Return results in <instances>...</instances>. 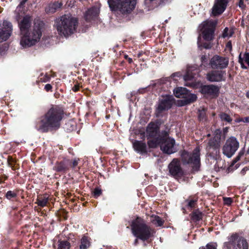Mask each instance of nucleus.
I'll return each instance as SVG.
<instances>
[{
  "label": "nucleus",
  "instance_id": "nucleus-31",
  "mask_svg": "<svg viewBox=\"0 0 249 249\" xmlns=\"http://www.w3.org/2000/svg\"><path fill=\"white\" fill-rule=\"evenodd\" d=\"M90 246V242L89 241L88 237H83L81 239V245L80 248L81 249H87Z\"/></svg>",
  "mask_w": 249,
  "mask_h": 249
},
{
  "label": "nucleus",
  "instance_id": "nucleus-14",
  "mask_svg": "<svg viewBox=\"0 0 249 249\" xmlns=\"http://www.w3.org/2000/svg\"><path fill=\"white\" fill-rule=\"evenodd\" d=\"M226 72L225 71L213 70L207 74V79L211 82H220L225 80Z\"/></svg>",
  "mask_w": 249,
  "mask_h": 249
},
{
  "label": "nucleus",
  "instance_id": "nucleus-29",
  "mask_svg": "<svg viewBox=\"0 0 249 249\" xmlns=\"http://www.w3.org/2000/svg\"><path fill=\"white\" fill-rule=\"evenodd\" d=\"M58 249H70L71 248L70 243L66 240H59Z\"/></svg>",
  "mask_w": 249,
  "mask_h": 249
},
{
  "label": "nucleus",
  "instance_id": "nucleus-48",
  "mask_svg": "<svg viewBox=\"0 0 249 249\" xmlns=\"http://www.w3.org/2000/svg\"><path fill=\"white\" fill-rule=\"evenodd\" d=\"M79 89V86L78 85H75L73 88H72V90L73 91H74V92H76L77 91H78Z\"/></svg>",
  "mask_w": 249,
  "mask_h": 249
},
{
  "label": "nucleus",
  "instance_id": "nucleus-28",
  "mask_svg": "<svg viewBox=\"0 0 249 249\" xmlns=\"http://www.w3.org/2000/svg\"><path fill=\"white\" fill-rule=\"evenodd\" d=\"M48 202V197L46 196H43L38 197L36 203H37L39 206L43 207L47 205Z\"/></svg>",
  "mask_w": 249,
  "mask_h": 249
},
{
  "label": "nucleus",
  "instance_id": "nucleus-57",
  "mask_svg": "<svg viewBox=\"0 0 249 249\" xmlns=\"http://www.w3.org/2000/svg\"><path fill=\"white\" fill-rule=\"evenodd\" d=\"M128 61L130 63H131L132 62V58H128Z\"/></svg>",
  "mask_w": 249,
  "mask_h": 249
},
{
  "label": "nucleus",
  "instance_id": "nucleus-6",
  "mask_svg": "<svg viewBox=\"0 0 249 249\" xmlns=\"http://www.w3.org/2000/svg\"><path fill=\"white\" fill-rule=\"evenodd\" d=\"M217 23V21L216 20H206L199 26V29L205 40L209 41L213 39L214 31Z\"/></svg>",
  "mask_w": 249,
  "mask_h": 249
},
{
  "label": "nucleus",
  "instance_id": "nucleus-32",
  "mask_svg": "<svg viewBox=\"0 0 249 249\" xmlns=\"http://www.w3.org/2000/svg\"><path fill=\"white\" fill-rule=\"evenodd\" d=\"M220 117L222 121H224L229 123L231 122L232 120L230 116L228 114L225 113H221L220 115Z\"/></svg>",
  "mask_w": 249,
  "mask_h": 249
},
{
  "label": "nucleus",
  "instance_id": "nucleus-4",
  "mask_svg": "<svg viewBox=\"0 0 249 249\" xmlns=\"http://www.w3.org/2000/svg\"><path fill=\"white\" fill-rule=\"evenodd\" d=\"M131 228L133 234L143 241L149 238L154 231L143 219L139 217L132 221Z\"/></svg>",
  "mask_w": 249,
  "mask_h": 249
},
{
  "label": "nucleus",
  "instance_id": "nucleus-61",
  "mask_svg": "<svg viewBox=\"0 0 249 249\" xmlns=\"http://www.w3.org/2000/svg\"><path fill=\"white\" fill-rule=\"evenodd\" d=\"M199 39H200V36H199L198 37V42H199Z\"/></svg>",
  "mask_w": 249,
  "mask_h": 249
},
{
  "label": "nucleus",
  "instance_id": "nucleus-19",
  "mask_svg": "<svg viewBox=\"0 0 249 249\" xmlns=\"http://www.w3.org/2000/svg\"><path fill=\"white\" fill-rule=\"evenodd\" d=\"M132 145L134 150L137 153L142 155L147 153L146 144L143 141L135 140L133 142Z\"/></svg>",
  "mask_w": 249,
  "mask_h": 249
},
{
  "label": "nucleus",
  "instance_id": "nucleus-45",
  "mask_svg": "<svg viewBox=\"0 0 249 249\" xmlns=\"http://www.w3.org/2000/svg\"><path fill=\"white\" fill-rule=\"evenodd\" d=\"M226 48L229 49L230 51H231L232 49V45L231 42V41H229L226 44Z\"/></svg>",
  "mask_w": 249,
  "mask_h": 249
},
{
  "label": "nucleus",
  "instance_id": "nucleus-27",
  "mask_svg": "<svg viewBox=\"0 0 249 249\" xmlns=\"http://www.w3.org/2000/svg\"><path fill=\"white\" fill-rule=\"evenodd\" d=\"M150 221L156 226H161L164 223V221L158 215H152Z\"/></svg>",
  "mask_w": 249,
  "mask_h": 249
},
{
  "label": "nucleus",
  "instance_id": "nucleus-50",
  "mask_svg": "<svg viewBox=\"0 0 249 249\" xmlns=\"http://www.w3.org/2000/svg\"><path fill=\"white\" fill-rule=\"evenodd\" d=\"M240 156H238V155L236 156V157L234 159V160L233 161V164H234L236 162H237L238 160L240 159Z\"/></svg>",
  "mask_w": 249,
  "mask_h": 249
},
{
  "label": "nucleus",
  "instance_id": "nucleus-18",
  "mask_svg": "<svg viewBox=\"0 0 249 249\" xmlns=\"http://www.w3.org/2000/svg\"><path fill=\"white\" fill-rule=\"evenodd\" d=\"M170 173L173 176L181 175L182 170L179 160L174 159L168 165Z\"/></svg>",
  "mask_w": 249,
  "mask_h": 249
},
{
  "label": "nucleus",
  "instance_id": "nucleus-33",
  "mask_svg": "<svg viewBox=\"0 0 249 249\" xmlns=\"http://www.w3.org/2000/svg\"><path fill=\"white\" fill-rule=\"evenodd\" d=\"M217 245L215 243H210L205 247H201L199 249H216Z\"/></svg>",
  "mask_w": 249,
  "mask_h": 249
},
{
  "label": "nucleus",
  "instance_id": "nucleus-55",
  "mask_svg": "<svg viewBox=\"0 0 249 249\" xmlns=\"http://www.w3.org/2000/svg\"><path fill=\"white\" fill-rule=\"evenodd\" d=\"M244 154V151H241L239 152V153H238V156H240V157L241 158Z\"/></svg>",
  "mask_w": 249,
  "mask_h": 249
},
{
  "label": "nucleus",
  "instance_id": "nucleus-13",
  "mask_svg": "<svg viewBox=\"0 0 249 249\" xmlns=\"http://www.w3.org/2000/svg\"><path fill=\"white\" fill-rule=\"evenodd\" d=\"M3 29H0V42L6 40L11 35L13 31L12 23L4 20L2 23Z\"/></svg>",
  "mask_w": 249,
  "mask_h": 249
},
{
  "label": "nucleus",
  "instance_id": "nucleus-22",
  "mask_svg": "<svg viewBox=\"0 0 249 249\" xmlns=\"http://www.w3.org/2000/svg\"><path fill=\"white\" fill-rule=\"evenodd\" d=\"M188 91L185 88L178 87L174 90V94L176 97L183 99Z\"/></svg>",
  "mask_w": 249,
  "mask_h": 249
},
{
  "label": "nucleus",
  "instance_id": "nucleus-39",
  "mask_svg": "<svg viewBox=\"0 0 249 249\" xmlns=\"http://www.w3.org/2000/svg\"><path fill=\"white\" fill-rule=\"evenodd\" d=\"M7 162L9 166L13 167L16 163L15 160L11 156H8Z\"/></svg>",
  "mask_w": 249,
  "mask_h": 249
},
{
  "label": "nucleus",
  "instance_id": "nucleus-16",
  "mask_svg": "<svg viewBox=\"0 0 249 249\" xmlns=\"http://www.w3.org/2000/svg\"><path fill=\"white\" fill-rule=\"evenodd\" d=\"M201 92L205 95L214 98L218 96L219 88L213 85H205L201 88Z\"/></svg>",
  "mask_w": 249,
  "mask_h": 249
},
{
  "label": "nucleus",
  "instance_id": "nucleus-54",
  "mask_svg": "<svg viewBox=\"0 0 249 249\" xmlns=\"http://www.w3.org/2000/svg\"><path fill=\"white\" fill-rule=\"evenodd\" d=\"M244 123H249V116L244 118Z\"/></svg>",
  "mask_w": 249,
  "mask_h": 249
},
{
  "label": "nucleus",
  "instance_id": "nucleus-17",
  "mask_svg": "<svg viewBox=\"0 0 249 249\" xmlns=\"http://www.w3.org/2000/svg\"><path fill=\"white\" fill-rule=\"evenodd\" d=\"M158 137H160L159 127L157 124L154 123H150L148 124L146 128L147 139H150V138H155Z\"/></svg>",
  "mask_w": 249,
  "mask_h": 249
},
{
  "label": "nucleus",
  "instance_id": "nucleus-25",
  "mask_svg": "<svg viewBox=\"0 0 249 249\" xmlns=\"http://www.w3.org/2000/svg\"><path fill=\"white\" fill-rule=\"evenodd\" d=\"M147 144L149 148H155L158 144H161L162 137H158L155 138H150L148 139Z\"/></svg>",
  "mask_w": 249,
  "mask_h": 249
},
{
  "label": "nucleus",
  "instance_id": "nucleus-10",
  "mask_svg": "<svg viewBox=\"0 0 249 249\" xmlns=\"http://www.w3.org/2000/svg\"><path fill=\"white\" fill-rule=\"evenodd\" d=\"M175 141L170 137H162L160 149L165 153L171 154L176 152Z\"/></svg>",
  "mask_w": 249,
  "mask_h": 249
},
{
  "label": "nucleus",
  "instance_id": "nucleus-53",
  "mask_svg": "<svg viewBox=\"0 0 249 249\" xmlns=\"http://www.w3.org/2000/svg\"><path fill=\"white\" fill-rule=\"evenodd\" d=\"M25 1H22L20 4L18 5V6L17 8V10H18V9H20L21 8L22 6L25 3Z\"/></svg>",
  "mask_w": 249,
  "mask_h": 249
},
{
  "label": "nucleus",
  "instance_id": "nucleus-24",
  "mask_svg": "<svg viewBox=\"0 0 249 249\" xmlns=\"http://www.w3.org/2000/svg\"><path fill=\"white\" fill-rule=\"evenodd\" d=\"M107 1L112 11H119L122 2L121 0H108Z\"/></svg>",
  "mask_w": 249,
  "mask_h": 249
},
{
  "label": "nucleus",
  "instance_id": "nucleus-43",
  "mask_svg": "<svg viewBox=\"0 0 249 249\" xmlns=\"http://www.w3.org/2000/svg\"><path fill=\"white\" fill-rule=\"evenodd\" d=\"M245 59L246 62L248 64L249 66V53H246L244 54Z\"/></svg>",
  "mask_w": 249,
  "mask_h": 249
},
{
  "label": "nucleus",
  "instance_id": "nucleus-38",
  "mask_svg": "<svg viewBox=\"0 0 249 249\" xmlns=\"http://www.w3.org/2000/svg\"><path fill=\"white\" fill-rule=\"evenodd\" d=\"M102 194V190L99 188H96L93 191V196L95 198H97Z\"/></svg>",
  "mask_w": 249,
  "mask_h": 249
},
{
  "label": "nucleus",
  "instance_id": "nucleus-23",
  "mask_svg": "<svg viewBox=\"0 0 249 249\" xmlns=\"http://www.w3.org/2000/svg\"><path fill=\"white\" fill-rule=\"evenodd\" d=\"M197 97L196 94L190 93L189 91L185 95L184 99L181 101L183 102L182 105H187L194 102L196 100Z\"/></svg>",
  "mask_w": 249,
  "mask_h": 249
},
{
  "label": "nucleus",
  "instance_id": "nucleus-7",
  "mask_svg": "<svg viewBox=\"0 0 249 249\" xmlns=\"http://www.w3.org/2000/svg\"><path fill=\"white\" fill-rule=\"evenodd\" d=\"M239 147V143L234 137H231L228 139L225 145L223 147V153L228 158L233 156Z\"/></svg>",
  "mask_w": 249,
  "mask_h": 249
},
{
  "label": "nucleus",
  "instance_id": "nucleus-46",
  "mask_svg": "<svg viewBox=\"0 0 249 249\" xmlns=\"http://www.w3.org/2000/svg\"><path fill=\"white\" fill-rule=\"evenodd\" d=\"M235 122L236 123H240V122L244 123V118H237L235 120Z\"/></svg>",
  "mask_w": 249,
  "mask_h": 249
},
{
  "label": "nucleus",
  "instance_id": "nucleus-60",
  "mask_svg": "<svg viewBox=\"0 0 249 249\" xmlns=\"http://www.w3.org/2000/svg\"><path fill=\"white\" fill-rule=\"evenodd\" d=\"M204 47H205V48H206V49L209 48L208 45H207V46H206V45H204Z\"/></svg>",
  "mask_w": 249,
  "mask_h": 249
},
{
  "label": "nucleus",
  "instance_id": "nucleus-34",
  "mask_svg": "<svg viewBox=\"0 0 249 249\" xmlns=\"http://www.w3.org/2000/svg\"><path fill=\"white\" fill-rule=\"evenodd\" d=\"M50 77L47 74H41L40 75V81L42 82H46L50 80Z\"/></svg>",
  "mask_w": 249,
  "mask_h": 249
},
{
  "label": "nucleus",
  "instance_id": "nucleus-51",
  "mask_svg": "<svg viewBox=\"0 0 249 249\" xmlns=\"http://www.w3.org/2000/svg\"><path fill=\"white\" fill-rule=\"evenodd\" d=\"M172 75L173 77H175V76L180 77L181 75V74L180 72H178L173 73Z\"/></svg>",
  "mask_w": 249,
  "mask_h": 249
},
{
  "label": "nucleus",
  "instance_id": "nucleus-15",
  "mask_svg": "<svg viewBox=\"0 0 249 249\" xmlns=\"http://www.w3.org/2000/svg\"><path fill=\"white\" fill-rule=\"evenodd\" d=\"M136 4V0H123L119 11L123 14H129L134 9Z\"/></svg>",
  "mask_w": 249,
  "mask_h": 249
},
{
  "label": "nucleus",
  "instance_id": "nucleus-42",
  "mask_svg": "<svg viewBox=\"0 0 249 249\" xmlns=\"http://www.w3.org/2000/svg\"><path fill=\"white\" fill-rule=\"evenodd\" d=\"M224 201L225 204L230 205L232 202V199L230 197H225L224 198Z\"/></svg>",
  "mask_w": 249,
  "mask_h": 249
},
{
  "label": "nucleus",
  "instance_id": "nucleus-21",
  "mask_svg": "<svg viewBox=\"0 0 249 249\" xmlns=\"http://www.w3.org/2000/svg\"><path fill=\"white\" fill-rule=\"evenodd\" d=\"M99 14V9L95 7L89 9L85 13V17L87 20H90L96 17Z\"/></svg>",
  "mask_w": 249,
  "mask_h": 249
},
{
  "label": "nucleus",
  "instance_id": "nucleus-41",
  "mask_svg": "<svg viewBox=\"0 0 249 249\" xmlns=\"http://www.w3.org/2000/svg\"><path fill=\"white\" fill-rule=\"evenodd\" d=\"M196 200H190L188 202V207L192 208L195 207V204L196 203Z\"/></svg>",
  "mask_w": 249,
  "mask_h": 249
},
{
  "label": "nucleus",
  "instance_id": "nucleus-30",
  "mask_svg": "<svg viewBox=\"0 0 249 249\" xmlns=\"http://www.w3.org/2000/svg\"><path fill=\"white\" fill-rule=\"evenodd\" d=\"M55 170L58 172H61L67 168V166L65 161L57 162L54 167Z\"/></svg>",
  "mask_w": 249,
  "mask_h": 249
},
{
  "label": "nucleus",
  "instance_id": "nucleus-5",
  "mask_svg": "<svg viewBox=\"0 0 249 249\" xmlns=\"http://www.w3.org/2000/svg\"><path fill=\"white\" fill-rule=\"evenodd\" d=\"M182 161L184 164H190L194 171H197L200 167V150L196 147L192 154L183 151L181 154Z\"/></svg>",
  "mask_w": 249,
  "mask_h": 249
},
{
  "label": "nucleus",
  "instance_id": "nucleus-56",
  "mask_svg": "<svg viewBox=\"0 0 249 249\" xmlns=\"http://www.w3.org/2000/svg\"><path fill=\"white\" fill-rule=\"evenodd\" d=\"M240 65H241V67L243 68V69H247V67L244 65V62L243 63H240Z\"/></svg>",
  "mask_w": 249,
  "mask_h": 249
},
{
  "label": "nucleus",
  "instance_id": "nucleus-63",
  "mask_svg": "<svg viewBox=\"0 0 249 249\" xmlns=\"http://www.w3.org/2000/svg\"><path fill=\"white\" fill-rule=\"evenodd\" d=\"M140 56H141V54L140 53L138 54V57H140Z\"/></svg>",
  "mask_w": 249,
  "mask_h": 249
},
{
  "label": "nucleus",
  "instance_id": "nucleus-2",
  "mask_svg": "<svg viewBox=\"0 0 249 249\" xmlns=\"http://www.w3.org/2000/svg\"><path fill=\"white\" fill-rule=\"evenodd\" d=\"M63 117V111L57 106L51 107L42 117L38 124V129L42 132H47L49 128L57 129Z\"/></svg>",
  "mask_w": 249,
  "mask_h": 249
},
{
  "label": "nucleus",
  "instance_id": "nucleus-37",
  "mask_svg": "<svg viewBox=\"0 0 249 249\" xmlns=\"http://www.w3.org/2000/svg\"><path fill=\"white\" fill-rule=\"evenodd\" d=\"M16 196L17 194L12 191H8L6 194V197L8 199H10L12 198L15 197Z\"/></svg>",
  "mask_w": 249,
  "mask_h": 249
},
{
  "label": "nucleus",
  "instance_id": "nucleus-59",
  "mask_svg": "<svg viewBox=\"0 0 249 249\" xmlns=\"http://www.w3.org/2000/svg\"><path fill=\"white\" fill-rule=\"evenodd\" d=\"M201 59H202V60H204L206 59V57L205 56H202Z\"/></svg>",
  "mask_w": 249,
  "mask_h": 249
},
{
  "label": "nucleus",
  "instance_id": "nucleus-52",
  "mask_svg": "<svg viewBox=\"0 0 249 249\" xmlns=\"http://www.w3.org/2000/svg\"><path fill=\"white\" fill-rule=\"evenodd\" d=\"M238 62L239 63H243V58L241 57V53H240L239 56Z\"/></svg>",
  "mask_w": 249,
  "mask_h": 249
},
{
  "label": "nucleus",
  "instance_id": "nucleus-1",
  "mask_svg": "<svg viewBox=\"0 0 249 249\" xmlns=\"http://www.w3.org/2000/svg\"><path fill=\"white\" fill-rule=\"evenodd\" d=\"M18 20V26L22 35L20 42L21 46L23 48L29 47L38 42L42 36L44 23L39 20L35 21L32 30L29 32L32 21L31 17L26 15L21 20Z\"/></svg>",
  "mask_w": 249,
  "mask_h": 249
},
{
  "label": "nucleus",
  "instance_id": "nucleus-26",
  "mask_svg": "<svg viewBox=\"0 0 249 249\" xmlns=\"http://www.w3.org/2000/svg\"><path fill=\"white\" fill-rule=\"evenodd\" d=\"M61 4L58 2L49 4L45 8V11L47 13H54L56 10L60 8Z\"/></svg>",
  "mask_w": 249,
  "mask_h": 249
},
{
  "label": "nucleus",
  "instance_id": "nucleus-47",
  "mask_svg": "<svg viewBox=\"0 0 249 249\" xmlns=\"http://www.w3.org/2000/svg\"><path fill=\"white\" fill-rule=\"evenodd\" d=\"M239 6L242 9L245 7V5L244 4L243 0H240L239 2Z\"/></svg>",
  "mask_w": 249,
  "mask_h": 249
},
{
  "label": "nucleus",
  "instance_id": "nucleus-8",
  "mask_svg": "<svg viewBox=\"0 0 249 249\" xmlns=\"http://www.w3.org/2000/svg\"><path fill=\"white\" fill-rule=\"evenodd\" d=\"M174 103V98L172 95H167L163 96L160 100L158 107L156 110V116H160V114L163 111L171 108Z\"/></svg>",
  "mask_w": 249,
  "mask_h": 249
},
{
  "label": "nucleus",
  "instance_id": "nucleus-44",
  "mask_svg": "<svg viewBox=\"0 0 249 249\" xmlns=\"http://www.w3.org/2000/svg\"><path fill=\"white\" fill-rule=\"evenodd\" d=\"M44 89L47 91H49L52 89V86H51V85L47 84L45 86Z\"/></svg>",
  "mask_w": 249,
  "mask_h": 249
},
{
  "label": "nucleus",
  "instance_id": "nucleus-49",
  "mask_svg": "<svg viewBox=\"0 0 249 249\" xmlns=\"http://www.w3.org/2000/svg\"><path fill=\"white\" fill-rule=\"evenodd\" d=\"M78 164V160H74L72 161V167L74 168Z\"/></svg>",
  "mask_w": 249,
  "mask_h": 249
},
{
  "label": "nucleus",
  "instance_id": "nucleus-40",
  "mask_svg": "<svg viewBox=\"0 0 249 249\" xmlns=\"http://www.w3.org/2000/svg\"><path fill=\"white\" fill-rule=\"evenodd\" d=\"M232 35L231 33L230 32L229 33V31L228 28H226L222 34V37L224 38L227 37H230Z\"/></svg>",
  "mask_w": 249,
  "mask_h": 249
},
{
  "label": "nucleus",
  "instance_id": "nucleus-62",
  "mask_svg": "<svg viewBox=\"0 0 249 249\" xmlns=\"http://www.w3.org/2000/svg\"><path fill=\"white\" fill-rule=\"evenodd\" d=\"M137 241H138V239H135V243H137Z\"/></svg>",
  "mask_w": 249,
  "mask_h": 249
},
{
  "label": "nucleus",
  "instance_id": "nucleus-36",
  "mask_svg": "<svg viewBox=\"0 0 249 249\" xmlns=\"http://www.w3.org/2000/svg\"><path fill=\"white\" fill-rule=\"evenodd\" d=\"M193 78H194L193 74H192V73H190L189 70L187 71L186 74L185 75H184V76H183V79L186 81L190 80Z\"/></svg>",
  "mask_w": 249,
  "mask_h": 249
},
{
  "label": "nucleus",
  "instance_id": "nucleus-20",
  "mask_svg": "<svg viewBox=\"0 0 249 249\" xmlns=\"http://www.w3.org/2000/svg\"><path fill=\"white\" fill-rule=\"evenodd\" d=\"M216 134L213 139L210 140L208 142V145L210 148L217 149L220 147V132L219 130L216 131Z\"/></svg>",
  "mask_w": 249,
  "mask_h": 249
},
{
  "label": "nucleus",
  "instance_id": "nucleus-12",
  "mask_svg": "<svg viewBox=\"0 0 249 249\" xmlns=\"http://www.w3.org/2000/svg\"><path fill=\"white\" fill-rule=\"evenodd\" d=\"M229 0H214L212 8V15L217 16L222 14L226 10Z\"/></svg>",
  "mask_w": 249,
  "mask_h": 249
},
{
  "label": "nucleus",
  "instance_id": "nucleus-35",
  "mask_svg": "<svg viewBox=\"0 0 249 249\" xmlns=\"http://www.w3.org/2000/svg\"><path fill=\"white\" fill-rule=\"evenodd\" d=\"M192 219L196 221H199L201 219V214L198 212H194L192 214Z\"/></svg>",
  "mask_w": 249,
  "mask_h": 249
},
{
  "label": "nucleus",
  "instance_id": "nucleus-3",
  "mask_svg": "<svg viewBox=\"0 0 249 249\" xmlns=\"http://www.w3.org/2000/svg\"><path fill=\"white\" fill-rule=\"evenodd\" d=\"M77 24L78 21L76 18L67 14L56 19L54 26L60 36L67 37L75 32Z\"/></svg>",
  "mask_w": 249,
  "mask_h": 249
},
{
  "label": "nucleus",
  "instance_id": "nucleus-11",
  "mask_svg": "<svg viewBox=\"0 0 249 249\" xmlns=\"http://www.w3.org/2000/svg\"><path fill=\"white\" fill-rule=\"evenodd\" d=\"M229 242L231 243L234 249H248L249 246L246 240L237 234H232L230 238Z\"/></svg>",
  "mask_w": 249,
  "mask_h": 249
},
{
  "label": "nucleus",
  "instance_id": "nucleus-9",
  "mask_svg": "<svg viewBox=\"0 0 249 249\" xmlns=\"http://www.w3.org/2000/svg\"><path fill=\"white\" fill-rule=\"evenodd\" d=\"M229 62L228 57L216 55L211 58L210 65L214 69H223L228 67Z\"/></svg>",
  "mask_w": 249,
  "mask_h": 249
},
{
  "label": "nucleus",
  "instance_id": "nucleus-58",
  "mask_svg": "<svg viewBox=\"0 0 249 249\" xmlns=\"http://www.w3.org/2000/svg\"><path fill=\"white\" fill-rule=\"evenodd\" d=\"M246 95L247 97L249 98V91L247 92Z\"/></svg>",
  "mask_w": 249,
  "mask_h": 249
}]
</instances>
